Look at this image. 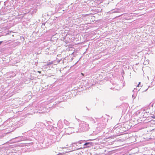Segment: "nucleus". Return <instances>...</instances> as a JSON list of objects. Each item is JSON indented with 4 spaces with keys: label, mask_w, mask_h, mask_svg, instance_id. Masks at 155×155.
<instances>
[{
    "label": "nucleus",
    "mask_w": 155,
    "mask_h": 155,
    "mask_svg": "<svg viewBox=\"0 0 155 155\" xmlns=\"http://www.w3.org/2000/svg\"><path fill=\"white\" fill-rule=\"evenodd\" d=\"M79 128L82 131H87L89 129V125L84 121H82L79 124Z\"/></svg>",
    "instance_id": "obj_1"
},
{
    "label": "nucleus",
    "mask_w": 155,
    "mask_h": 155,
    "mask_svg": "<svg viewBox=\"0 0 155 155\" xmlns=\"http://www.w3.org/2000/svg\"><path fill=\"white\" fill-rule=\"evenodd\" d=\"M94 144L91 142H86L84 144V148H86L93 146Z\"/></svg>",
    "instance_id": "obj_2"
},
{
    "label": "nucleus",
    "mask_w": 155,
    "mask_h": 155,
    "mask_svg": "<svg viewBox=\"0 0 155 155\" xmlns=\"http://www.w3.org/2000/svg\"><path fill=\"white\" fill-rule=\"evenodd\" d=\"M73 128L70 127H69V129H67L65 131L66 133L68 134H70L74 132L73 130Z\"/></svg>",
    "instance_id": "obj_3"
},
{
    "label": "nucleus",
    "mask_w": 155,
    "mask_h": 155,
    "mask_svg": "<svg viewBox=\"0 0 155 155\" xmlns=\"http://www.w3.org/2000/svg\"><path fill=\"white\" fill-rule=\"evenodd\" d=\"M53 130H51H51L50 131V138L51 140H53L54 141H56V138L55 137H56L54 135V133H53V134L51 133V132Z\"/></svg>",
    "instance_id": "obj_4"
},
{
    "label": "nucleus",
    "mask_w": 155,
    "mask_h": 155,
    "mask_svg": "<svg viewBox=\"0 0 155 155\" xmlns=\"http://www.w3.org/2000/svg\"><path fill=\"white\" fill-rule=\"evenodd\" d=\"M52 122H53V120H52L51 119V121H49V123L50 122L51 124L50 126H49V129H50L51 131V130H53V129H54V127L53 126H52V124H54L53 123H52Z\"/></svg>",
    "instance_id": "obj_5"
},
{
    "label": "nucleus",
    "mask_w": 155,
    "mask_h": 155,
    "mask_svg": "<svg viewBox=\"0 0 155 155\" xmlns=\"http://www.w3.org/2000/svg\"><path fill=\"white\" fill-rule=\"evenodd\" d=\"M91 121L92 122V123H95V121H94V119H93V118H91Z\"/></svg>",
    "instance_id": "obj_6"
},
{
    "label": "nucleus",
    "mask_w": 155,
    "mask_h": 155,
    "mask_svg": "<svg viewBox=\"0 0 155 155\" xmlns=\"http://www.w3.org/2000/svg\"><path fill=\"white\" fill-rule=\"evenodd\" d=\"M136 94H133L132 95V98H133V99H135L136 97Z\"/></svg>",
    "instance_id": "obj_7"
},
{
    "label": "nucleus",
    "mask_w": 155,
    "mask_h": 155,
    "mask_svg": "<svg viewBox=\"0 0 155 155\" xmlns=\"http://www.w3.org/2000/svg\"><path fill=\"white\" fill-rule=\"evenodd\" d=\"M51 67V68H52V67L51 66V64L50 63V62H49V68H50Z\"/></svg>",
    "instance_id": "obj_8"
},
{
    "label": "nucleus",
    "mask_w": 155,
    "mask_h": 155,
    "mask_svg": "<svg viewBox=\"0 0 155 155\" xmlns=\"http://www.w3.org/2000/svg\"><path fill=\"white\" fill-rule=\"evenodd\" d=\"M115 127V126L114 128V131L115 130V129H116V130H118V129H119V128H118L117 127Z\"/></svg>",
    "instance_id": "obj_9"
},
{
    "label": "nucleus",
    "mask_w": 155,
    "mask_h": 155,
    "mask_svg": "<svg viewBox=\"0 0 155 155\" xmlns=\"http://www.w3.org/2000/svg\"><path fill=\"white\" fill-rule=\"evenodd\" d=\"M140 82H139V84H138V85H137V87H138L139 86V85H140Z\"/></svg>",
    "instance_id": "obj_10"
},
{
    "label": "nucleus",
    "mask_w": 155,
    "mask_h": 155,
    "mask_svg": "<svg viewBox=\"0 0 155 155\" xmlns=\"http://www.w3.org/2000/svg\"><path fill=\"white\" fill-rule=\"evenodd\" d=\"M3 42V41H0V45Z\"/></svg>",
    "instance_id": "obj_11"
},
{
    "label": "nucleus",
    "mask_w": 155,
    "mask_h": 155,
    "mask_svg": "<svg viewBox=\"0 0 155 155\" xmlns=\"http://www.w3.org/2000/svg\"><path fill=\"white\" fill-rule=\"evenodd\" d=\"M135 90H137V89H134L133 90V91H135Z\"/></svg>",
    "instance_id": "obj_12"
},
{
    "label": "nucleus",
    "mask_w": 155,
    "mask_h": 155,
    "mask_svg": "<svg viewBox=\"0 0 155 155\" xmlns=\"http://www.w3.org/2000/svg\"><path fill=\"white\" fill-rule=\"evenodd\" d=\"M85 140H84L83 141H81L82 142H84Z\"/></svg>",
    "instance_id": "obj_13"
},
{
    "label": "nucleus",
    "mask_w": 155,
    "mask_h": 155,
    "mask_svg": "<svg viewBox=\"0 0 155 155\" xmlns=\"http://www.w3.org/2000/svg\"><path fill=\"white\" fill-rule=\"evenodd\" d=\"M38 72H39L40 73H41V71H38Z\"/></svg>",
    "instance_id": "obj_14"
},
{
    "label": "nucleus",
    "mask_w": 155,
    "mask_h": 155,
    "mask_svg": "<svg viewBox=\"0 0 155 155\" xmlns=\"http://www.w3.org/2000/svg\"><path fill=\"white\" fill-rule=\"evenodd\" d=\"M51 76H54V75H51L50 77H51Z\"/></svg>",
    "instance_id": "obj_15"
},
{
    "label": "nucleus",
    "mask_w": 155,
    "mask_h": 155,
    "mask_svg": "<svg viewBox=\"0 0 155 155\" xmlns=\"http://www.w3.org/2000/svg\"><path fill=\"white\" fill-rule=\"evenodd\" d=\"M115 90H117V89H116V88H115Z\"/></svg>",
    "instance_id": "obj_16"
},
{
    "label": "nucleus",
    "mask_w": 155,
    "mask_h": 155,
    "mask_svg": "<svg viewBox=\"0 0 155 155\" xmlns=\"http://www.w3.org/2000/svg\"><path fill=\"white\" fill-rule=\"evenodd\" d=\"M147 90V89H146V90L145 91H146Z\"/></svg>",
    "instance_id": "obj_17"
},
{
    "label": "nucleus",
    "mask_w": 155,
    "mask_h": 155,
    "mask_svg": "<svg viewBox=\"0 0 155 155\" xmlns=\"http://www.w3.org/2000/svg\"><path fill=\"white\" fill-rule=\"evenodd\" d=\"M81 74H82V73H81Z\"/></svg>",
    "instance_id": "obj_18"
}]
</instances>
